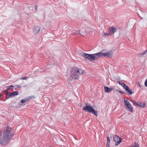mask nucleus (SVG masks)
<instances>
[{"label": "nucleus", "instance_id": "obj_1", "mask_svg": "<svg viewBox=\"0 0 147 147\" xmlns=\"http://www.w3.org/2000/svg\"><path fill=\"white\" fill-rule=\"evenodd\" d=\"M14 134L13 129L9 127H7L3 133V137L0 138V143L2 145L6 144L9 141L11 140Z\"/></svg>", "mask_w": 147, "mask_h": 147}, {"label": "nucleus", "instance_id": "obj_2", "mask_svg": "<svg viewBox=\"0 0 147 147\" xmlns=\"http://www.w3.org/2000/svg\"><path fill=\"white\" fill-rule=\"evenodd\" d=\"M84 73H85V71L84 70L74 67L71 70L70 76L74 79H78L81 75Z\"/></svg>", "mask_w": 147, "mask_h": 147}, {"label": "nucleus", "instance_id": "obj_3", "mask_svg": "<svg viewBox=\"0 0 147 147\" xmlns=\"http://www.w3.org/2000/svg\"><path fill=\"white\" fill-rule=\"evenodd\" d=\"M125 98H124V104L126 108L129 112H133V107L128 100L125 99Z\"/></svg>", "mask_w": 147, "mask_h": 147}, {"label": "nucleus", "instance_id": "obj_4", "mask_svg": "<svg viewBox=\"0 0 147 147\" xmlns=\"http://www.w3.org/2000/svg\"><path fill=\"white\" fill-rule=\"evenodd\" d=\"M100 54L99 52L93 54H90L88 59L90 61H93L95 59H98L99 57H100Z\"/></svg>", "mask_w": 147, "mask_h": 147}, {"label": "nucleus", "instance_id": "obj_5", "mask_svg": "<svg viewBox=\"0 0 147 147\" xmlns=\"http://www.w3.org/2000/svg\"><path fill=\"white\" fill-rule=\"evenodd\" d=\"M105 50H103L99 52V53H101L100 55V57L106 56L110 58H111L112 57V52L111 51L110 52L107 51L105 52Z\"/></svg>", "mask_w": 147, "mask_h": 147}, {"label": "nucleus", "instance_id": "obj_6", "mask_svg": "<svg viewBox=\"0 0 147 147\" xmlns=\"http://www.w3.org/2000/svg\"><path fill=\"white\" fill-rule=\"evenodd\" d=\"M19 92L18 91H15L9 94V93H5L6 98V99L10 98H12L15 96L17 95L18 94Z\"/></svg>", "mask_w": 147, "mask_h": 147}, {"label": "nucleus", "instance_id": "obj_7", "mask_svg": "<svg viewBox=\"0 0 147 147\" xmlns=\"http://www.w3.org/2000/svg\"><path fill=\"white\" fill-rule=\"evenodd\" d=\"M122 140V139L117 136L115 135L113 137V141L115 142V146L118 145L121 142Z\"/></svg>", "mask_w": 147, "mask_h": 147}, {"label": "nucleus", "instance_id": "obj_8", "mask_svg": "<svg viewBox=\"0 0 147 147\" xmlns=\"http://www.w3.org/2000/svg\"><path fill=\"white\" fill-rule=\"evenodd\" d=\"M130 101L132 103L133 105L135 106H137L138 107H144L145 106V104L144 103H140L138 104L137 102L132 100H131Z\"/></svg>", "mask_w": 147, "mask_h": 147}, {"label": "nucleus", "instance_id": "obj_9", "mask_svg": "<svg viewBox=\"0 0 147 147\" xmlns=\"http://www.w3.org/2000/svg\"><path fill=\"white\" fill-rule=\"evenodd\" d=\"M86 106L83 107L82 110L86 112L90 113L91 110L92 108V107H91L90 104L89 105H86Z\"/></svg>", "mask_w": 147, "mask_h": 147}, {"label": "nucleus", "instance_id": "obj_10", "mask_svg": "<svg viewBox=\"0 0 147 147\" xmlns=\"http://www.w3.org/2000/svg\"><path fill=\"white\" fill-rule=\"evenodd\" d=\"M125 89V90L126 92L129 95H131L134 93V92L131 89H130L128 86L126 87Z\"/></svg>", "mask_w": 147, "mask_h": 147}, {"label": "nucleus", "instance_id": "obj_11", "mask_svg": "<svg viewBox=\"0 0 147 147\" xmlns=\"http://www.w3.org/2000/svg\"><path fill=\"white\" fill-rule=\"evenodd\" d=\"M114 89L115 87L113 86L110 88H109L107 86L104 87L105 91L107 93L111 91L114 90Z\"/></svg>", "mask_w": 147, "mask_h": 147}, {"label": "nucleus", "instance_id": "obj_12", "mask_svg": "<svg viewBox=\"0 0 147 147\" xmlns=\"http://www.w3.org/2000/svg\"><path fill=\"white\" fill-rule=\"evenodd\" d=\"M117 30L116 28L113 27H111L109 28V34H111V35L113 34Z\"/></svg>", "mask_w": 147, "mask_h": 147}, {"label": "nucleus", "instance_id": "obj_13", "mask_svg": "<svg viewBox=\"0 0 147 147\" xmlns=\"http://www.w3.org/2000/svg\"><path fill=\"white\" fill-rule=\"evenodd\" d=\"M40 29V28L39 26H34L33 29L34 32L36 34L38 33Z\"/></svg>", "mask_w": 147, "mask_h": 147}, {"label": "nucleus", "instance_id": "obj_14", "mask_svg": "<svg viewBox=\"0 0 147 147\" xmlns=\"http://www.w3.org/2000/svg\"><path fill=\"white\" fill-rule=\"evenodd\" d=\"M90 54L84 53H83L82 57H84L85 59H88L89 57Z\"/></svg>", "mask_w": 147, "mask_h": 147}, {"label": "nucleus", "instance_id": "obj_15", "mask_svg": "<svg viewBox=\"0 0 147 147\" xmlns=\"http://www.w3.org/2000/svg\"><path fill=\"white\" fill-rule=\"evenodd\" d=\"M72 32H73V34H74L75 35H77L78 34H81L80 33V31H78L76 30H73Z\"/></svg>", "mask_w": 147, "mask_h": 147}, {"label": "nucleus", "instance_id": "obj_16", "mask_svg": "<svg viewBox=\"0 0 147 147\" xmlns=\"http://www.w3.org/2000/svg\"><path fill=\"white\" fill-rule=\"evenodd\" d=\"M90 113H92L93 114H94V115H95L96 117L97 116V111H95L94 109L93 108H92L91 110Z\"/></svg>", "mask_w": 147, "mask_h": 147}, {"label": "nucleus", "instance_id": "obj_17", "mask_svg": "<svg viewBox=\"0 0 147 147\" xmlns=\"http://www.w3.org/2000/svg\"><path fill=\"white\" fill-rule=\"evenodd\" d=\"M6 87L7 88V90H13V88H14V86L13 85H10L9 86H7Z\"/></svg>", "mask_w": 147, "mask_h": 147}, {"label": "nucleus", "instance_id": "obj_18", "mask_svg": "<svg viewBox=\"0 0 147 147\" xmlns=\"http://www.w3.org/2000/svg\"><path fill=\"white\" fill-rule=\"evenodd\" d=\"M110 146V140L108 137H107V143L106 147H109Z\"/></svg>", "mask_w": 147, "mask_h": 147}, {"label": "nucleus", "instance_id": "obj_19", "mask_svg": "<svg viewBox=\"0 0 147 147\" xmlns=\"http://www.w3.org/2000/svg\"><path fill=\"white\" fill-rule=\"evenodd\" d=\"M53 82V80L52 78H48L47 79V84H51Z\"/></svg>", "mask_w": 147, "mask_h": 147}, {"label": "nucleus", "instance_id": "obj_20", "mask_svg": "<svg viewBox=\"0 0 147 147\" xmlns=\"http://www.w3.org/2000/svg\"><path fill=\"white\" fill-rule=\"evenodd\" d=\"M117 82L119 84L123 87L124 89H125L126 87L127 86L124 83H121L120 81H118Z\"/></svg>", "mask_w": 147, "mask_h": 147}, {"label": "nucleus", "instance_id": "obj_21", "mask_svg": "<svg viewBox=\"0 0 147 147\" xmlns=\"http://www.w3.org/2000/svg\"><path fill=\"white\" fill-rule=\"evenodd\" d=\"M30 97V96L29 97V98L28 99V98H25V99H22V100H21V102L22 103H24L26 101L28 100L29 99H31V98Z\"/></svg>", "mask_w": 147, "mask_h": 147}, {"label": "nucleus", "instance_id": "obj_22", "mask_svg": "<svg viewBox=\"0 0 147 147\" xmlns=\"http://www.w3.org/2000/svg\"><path fill=\"white\" fill-rule=\"evenodd\" d=\"M147 53V50H146L143 53H142L139 54L140 55H142V56L146 55Z\"/></svg>", "mask_w": 147, "mask_h": 147}, {"label": "nucleus", "instance_id": "obj_23", "mask_svg": "<svg viewBox=\"0 0 147 147\" xmlns=\"http://www.w3.org/2000/svg\"><path fill=\"white\" fill-rule=\"evenodd\" d=\"M131 147H139V145L138 143H137L136 142H135L134 146Z\"/></svg>", "mask_w": 147, "mask_h": 147}, {"label": "nucleus", "instance_id": "obj_24", "mask_svg": "<svg viewBox=\"0 0 147 147\" xmlns=\"http://www.w3.org/2000/svg\"><path fill=\"white\" fill-rule=\"evenodd\" d=\"M104 36L111 35V34H109V32H108V34H107V33H105L104 32Z\"/></svg>", "mask_w": 147, "mask_h": 147}, {"label": "nucleus", "instance_id": "obj_25", "mask_svg": "<svg viewBox=\"0 0 147 147\" xmlns=\"http://www.w3.org/2000/svg\"><path fill=\"white\" fill-rule=\"evenodd\" d=\"M27 77L26 76H25L24 77H22L20 78L21 80H26L27 79Z\"/></svg>", "mask_w": 147, "mask_h": 147}, {"label": "nucleus", "instance_id": "obj_26", "mask_svg": "<svg viewBox=\"0 0 147 147\" xmlns=\"http://www.w3.org/2000/svg\"><path fill=\"white\" fill-rule=\"evenodd\" d=\"M136 84L138 87H140V85L139 82H137Z\"/></svg>", "mask_w": 147, "mask_h": 147}, {"label": "nucleus", "instance_id": "obj_27", "mask_svg": "<svg viewBox=\"0 0 147 147\" xmlns=\"http://www.w3.org/2000/svg\"><path fill=\"white\" fill-rule=\"evenodd\" d=\"M144 84H145V86H146L147 87V79H146V80H145V82L144 83Z\"/></svg>", "mask_w": 147, "mask_h": 147}, {"label": "nucleus", "instance_id": "obj_28", "mask_svg": "<svg viewBox=\"0 0 147 147\" xmlns=\"http://www.w3.org/2000/svg\"><path fill=\"white\" fill-rule=\"evenodd\" d=\"M119 93H122V94H124L125 92H123L121 91H120V90H119Z\"/></svg>", "mask_w": 147, "mask_h": 147}, {"label": "nucleus", "instance_id": "obj_29", "mask_svg": "<svg viewBox=\"0 0 147 147\" xmlns=\"http://www.w3.org/2000/svg\"><path fill=\"white\" fill-rule=\"evenodd\" d=\"M8 90H7V89L6 90H4V92H5V93H7V92L8 93Z\"/></svg>", "mask_w": 147, "mask_h": 147}, {"label": "nucleus", "instance_id": "obj_30", "mask_svg": "<svg viewBox=\"0 0 147 147\" xmlns=\"http://www.w3.org/2000/svg\"><path fill=\"white\" fill-rule=\"evenodd\" d=\"M18 87L19 88H22V86L21 85H18Z\"/></svg>", "mask_w": 147, "mask_h": 147}, {"label": "nucleus", "instance_id": "obj_31", "mask_svg": "<svg viewBox=\"0 0 147 147\" xmlns=\"http://www.w3.org/2000/svg\"><path fill=\"white\" fill-rule=\"evenodd\" d=\"M120 80V77H118L117 78V82L118 81H120L119 80Z\"/></svg>", "mask_w": 147, "mask_h": 147}, {"label": "nucleus", "instance_id": "obj_32", "mask_svg": "<svg viewBox=\"0 0 147 147\" xmlns=\"http://www.w3.org/2000/svg\"><path fill=\"white\" fill-rule=\"evenodd\" d=\"M2 95L1 94H0V98H1Z\"/></svg>", "mask_w": 147, "mask_h": 147}, {"label": "nucleus", "instance_id": "obj_33", "mask_svg": "<svg viewBox=\"0 0 147 147\" xmlns=\"http://www.w3.org/2000/svg\"><path fill=\"white\" fill-rule=\"evenodd\" d=\"M36 7H36H36L35 8V9H36V10H37V8H36Z\"/></svg>", "mask_w": 147, "mask_h": 147}]
</instances>
